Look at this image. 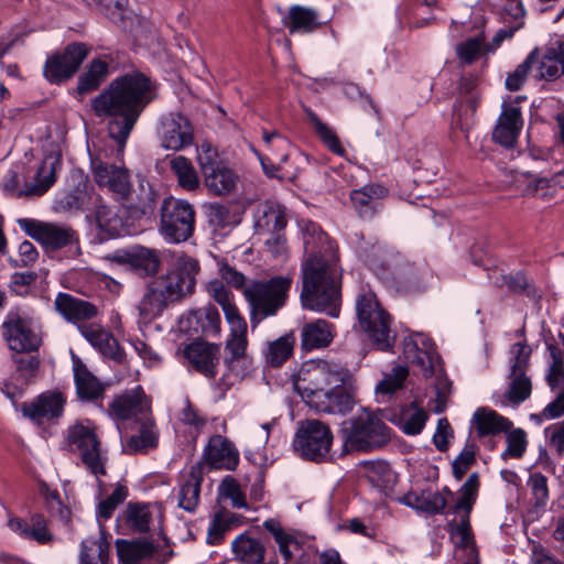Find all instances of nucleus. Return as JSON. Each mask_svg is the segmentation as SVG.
<instances>
[{
    "instance_id": "f257e3e1",
    "label": "nucleus",
    "mask_w": 564,
    "mask_h": 564,
    "mask_svg": "<svg viewBox=\"0 0 564 564\" xmlns=\"http://www.w3.org/2000/svg\"><path fill=\"white\" fill-rule=\"evenodd\" d=\"M155 84L139 69L113 78L91 98L90 108L98 118H110L109 137L122 150L141 113L154 99Z\"/></svg>"
},
{
    "instance_id": "f03ea898",
    "label": "nucleus",
    "mask_w": 564,
    "mask_h": 564,
    "mask_svg": "<svg viewBox=\"0 0 564 564\" xmlns=\"http://www.w3.org/2000/svg\"><path fill=\"white\" fill-rule=\"evenodd\" d=\"M199 263L193 258H180L172 270L156 276L147 288L139 312L144 319L160 316L171 304L181 302L195 291Z\"/></svg>"
},
{
    "instance_id": "7ed1b4c3",
    "label": "nucleus",
    "mask_w": 564,
    "mask_h": 564,
    "mask_svg": "<svg viewBox=\"0 0 564 564\" xmlns=\"http://www.w3.org/2000/svg\"><path fill=\"white\" fill-rule=\"evenodd\" d=\"M340 284L330 264L323 257H308L302 265L303 307L336 318L340 313Z\"/></svg>"
},
{
    "instance_id": "20e7f679",
    "label": "nucleus",
    "mask_w": 564,
    "mask_h": 564,
    "mask_svg": "<svg viewBox=\"0 0 564 564\" xmlns=\"http://www.w3.org/2000/svg\"><path fill=\"white\" fill-rule=\"evenodd\" d=\"M382 412H388V409L361 408L360 412L341 423L338 434L345 452L369 453L391 442L392 430L384 423L387 420Z\"/></svg>"
},
{
    "instance_id": "39448f33",
    "label": "nucleus",
    "mask_w": 564,
    "mask_h": 564,
    "mask_svg": "<svg viewBox=\"0 0 564 564\" xmlns=\"http://www.w3.org/2000/svg\"><path fill=\"white\" fill-rule=\"evenodd\" d=\"M292 283L290 275H274L269 280H252L248 283L243 296L250 308L251 328L275 316L285 306Z\"/></svg>"
},
{
    "instance_id": "423d86ee",
    "label": "nucleus",
    "mask_w": 564,
    "mask_h": 564,
    "mask_svg": "<svg viewBox=\"0 0 564 564\" xmlns=\"http://www.w3.org/2000/svg\"><path fill=\"white\" fill-rule=\"evenodd\" d=\"M356 313L372 346L380 351H392L397 338L391 330L392 318L371 290L361 289L358 293Z\"/></svg>"
},
{
    "instance_id": "0eeeda50",
    "label": "nucleus",
    "mask_w": 564,
    "mask_h": 564,
    "mask_svg": "<svg viewBox=\"0 0 564 564\" xmlns=\"http://www.w3.org/2000/svg\"><path fill=\"white\" fill-rule=\"evenodd\" d=\"M333 442L329 425L317 419H306L296 424L292 448L303 460L322 464L332 460Z\"/></svg>"
},
{
    "instance_id": "6e6552de",
    "label": "nucleus",
    "mask_w": 564,
    "mask_h": 564,
    "mask_svg": "<svg viewBox=\"0 0 564 564\" xmlns=\"http://www.w3.org/2000/svg\"><path fill=\"white\" fill-rule=\"evenodd\" d=\"M159 216L158 229L167 243H182L193 237L196 212L188 200L172 195L164 197Z\"/></svg>"
},
{
    "instance_id": "1a4fd4ad",
    "label": "nucleus",
    "mask_w": 564,
    "mask_h": 564,
    "mask_svg": "<svg viewBox=\"0 0 564 564\" xmlns=\"http://www.w3.org/2000/svg\"><path fill=\"white\" fill-rule=\"evenodd\" d=\"M66 440L73 451L78 452L85 468L96 476L97 484L101 486V476L107 475V451L101 448V442L96 433V426L87 421V424L78 422L67 429Z\"/></svg>"
},
{
    "instance_id": "9d476101",
    "label": "nucleus",
    "mask_w": 564,
    "mask_h": 564,
    "mask_svg": "<svg viewBox=\"0 0 564 564\" xmlns=\"http://www.w3.org/2000/svg\"><path fill=\"white\" fill-rule=\"evenodd\" d=\"M18 225L29 237L41 243L46 252L66 249L72 258L82 253L78 232L69 226L32 218H20Z\"/></svg>"
},
{
    "instance_id": "9b49d317",
    "label": "nucleus",
    "mask_w": 564,
    "mask_h": 564,
    "mask_svg": "<svg viewBox=\"0 0 564 564\" xmlns=\"http://www.w3.org/2000/svg\"><path fill=\"white\" fill-rule=\"evenodd\" d=\"M345 368L339 364L326 360L305 361L297 372L292 376L293 388L303 401L310 405L318 397V393H322L329 384L335 383V378L340 376Z\"/></svg>"
},
{
    "instance_id": "f8f14e48",
    "label": "nucleus",
    "mask_w": 564,
    "mask_h": 564,
    "mask_svg": "<svg viewBox=\"0 0 564 564\" xmlns=\"http://www.w3.org/2000/svg\"><path fill=\"white\" fill-rule=\"evenodd\" d=\"M371 269L386 288L399 294L414 295L426 290L421 270L408 261L372 262Z\"/></svg>"
},
{
    "instance_id": "ddd939ff",
    "label": "nucleus",
    "mask_w": 564,
    "mask_h": 564,
    "mask_svg": "<svg viewBox=\"0 0 564 564\" xmlns=\"http://www.w3.org/2000/svg\"><path fill=\"white\" fill-rule=\"evenodd\" d=\"M335 383L329 384L308 405L319 413L346 415L356 404L355 380L348 368L335 378Z\"/></svg>"
},
{
    "instance_id": "4468645a",
    "label": "nucleus",
    "mask_w": 564,
    "mask_h": 564,
    "mask_svg": "<svg viewBox=\"0 0 564 564\" xmlns=\"http://www.w3.org/2000/svg\"><path fill=\"white\" fill-rule=\"evenodd\" d=\"M90 47L83 42H72L62 52L46 58L43 75L51 84H62L70 79L87 58Z\"/></svg>"
},
{
    "instance_id": "2eb2a0df",
    "label": "nucleus",
    "mask_w": 564,
    "mask_h": 564,
    "mask_svg": "<svg viewBox=\"0 0 564 564\" xmlns=\"http://www.w3.org/2000/svg\"><path fill=\"white\" fill-rule=\"evenodd\" d=\"M33 318L19 308L11 310L2 324L3 336L11 350L31 352L40 347V339L33 330Z\"/></svg>"
},
{
    "instance_id": "dca6fc26",
    "label": "nucleus",
    "mask_w": 564,
    "mask_h": 564,
    "mask_svg": "<svg viewBox=\"0 0 564 564\" xmlns=\"http://www.w3.org/2000/svg\"><path fill=\"white\" fill-rule=\"evenodd\" d=\"M263 528L272 535L279 546V552L284 558L283 564H316L319 552L310 545L303 549L299 540L284 531L281 522L274 518L267 519Z\"/></svg>"
},
{
    "instance_id": "f3484780",
    "label": "nucleus",
    "mask_w": 564,
    "mask_h": 564,
    "mask_svg": "<svg viewBox=\"0 0 564 564\" xmlns=\"http://www.w3.org/2000/svg\"><path fill=\"white\" fill-rule=\"evenodd\" d=\"M403 356L426 379L434 376L435 361L441 360L432 338L422 333H412L403 339Z\"/></svg>"
},
{
    "instance_id": "a211bd4d",
    "label": "nucleus",
    "mask_w": 564,
    "mask_h": 564,
    "mask_svg": "<svg viewBox=\"0 0 564 564\" xmlns=\"http://www.w3.org/2000/svg\"><path fill=\"white\" fill-rule=\"evenodd\" d=\"M163 198L148 180L141 178L122 205L133 220H151L155 218L156 210L159 212L158 207H161Z\"/></svg>"
},
{
    "instance_id": "6ab92c4d",
    "label": "nucleus",
    "mask_w": 564,
    "mask_h": 564,
    "mask_svg": "<svg viewBox=\"0 0 564 564\" xmlns=\"http://www.w3.org/2000/svg\"><path fill=\"white\" fill-rule=\"evenodd\" d=\"M160 141L165 150L181 151L194 142V127L181 112H170L160 121Z\"/></svg>"
},
{
    "instance_id": "aec40b11",
    "label": "nucleus",
    "mask_w": 564,
    "mask_h": 564,
    "mask_svg": "<svg viewBox=\"0 0 564 564\" xmlns=\"http://www.w3.org/2000/svg\"><path fill=\"white\" fill-rule=\"evenodd\" d=\"M90 167L95 182L100 187H107L123 204L131 189L130 172L127 167L108 164L99 159H91Z\"/></svg>"
},
{
    "instance_id": "412c9836",
    "label": "nucleus",
    "mask_w": 564,
    "mask_h": 564,
    "mask_svg": "<svg viewBox=\"0 0 564 564\" xmlns=\"http://www.w3.org/2000/svg\"><path fill=\"white\" fill-rule=\"evenodd\" d=\"M72 188L56 198V209L63 212L89 210L101 202V196L95 192L87 175L75 172L72 174Z\"/></svg>"
},
{
    "instance_id": "4be33fe9",
    "label": "nucleus",
    "mask_w": 564,
    "mask_h": 564,
    "mask_svg": "<svg viewBox=\"0 0 564 564\" xmlns=\"http://www.w3.org/2000/svg\"><path fill=\"white\" fill-rule=\"evenodd\" d=\"M107 413L116 421H128L130 419L138 421L139 417H144L152 413L151 402L141 386H138L116 395L109 403Z\"/></svg>"
},
{
    "instance_id": "5701e85b",
    "label": "nucleus",
    "mask_w": 564,
    "mask_h": 564,
    "mask_svg": "<svg viewBox=\"0 0 564 564\" xmlns=\"http://www.w3.org/2000/svg\"><path fill=\"white\" fill-rule=\"evenodd\" d=\"M107 259L117 264L128 265L140 276L154 275L160 267V259L155 250L140 245L117 249L108 254Z\"/></svg>"
},
{
    "instance_id": "b1692460",
    "label": "nucleus",
    "mask_w": 564,
    "mask_h": 564,
    "mask_svg": "<svg viewBox=\"0 0 564 564\" xmlns=\"http://www.w3.org/2000/svg\"><path fill=\"white\" fill-rule=\"evenodd\" d=\"M220 314L216 306L207 305L191 311L186 317L181 318L180 328L194 340L203 337H215L220 333Z\"/></svg>"
},
{
    "instance_id": "393cba45",
    "label": "nucleus",
    "mask_w": 564,
    "mask_h": 564,
    "mask_svg": "<svg viewBox=\"0 0 564 564\" xmlns=\"http://www.w3.org/2000/svg\"><path fill=\"white\" fill-rule=\"evenodd\" d=\"M189 366L207 379H215L220 360V345L205 340H193L183 349Z\"/></svg>"
},
{
    "instance_id": "a878e982",
    "label": "nucleus",
    "mask_w": 564,
    "mask_h": 564,
    "mask_svg": "<svg viewBox=\"0 0 564 564\" xmlns=\"http://www.w3.org/2000/svg\"><path fill=\"white\" fill-rule=\"evenodd\" d=\"M203 460L209 469L235 470L239 465V452L235 444L227 437L212 435L204 447Z\"/></svg>"
},
{
    "instance_id": "bb28decb",
    "label": "nucleus",
    "mask_w": 564,
    "mask_h": 564,
    "mask_svg": "<svg viewBox=\"0 0 564 564\" xmlns=\"http://www.w3.org/2000/svg\"><path fill=\"white\" fill-rule=\"evenodd\" d=\"M471 511L473 509H455V507L451 506L446 513L454 514L455 518L447 522L446 531L452 539L458 538L454 542L456 549L464 550L466 557L477 560L479 553L470 523Z\"/></svg>"
},
{
    "instance_id": "cd10ccee",
    "label": "nucleus",
    "mask_w": 564,
    "mask_h": 564,
    "mask_svg": "<svg viewBox=\"0 0 564 564\" xmlns=\"http://www.w3.org/2000/svg\"><path fill=\"white\" fill-rule=\"evenodd\" d=\"M389 194V189L378 183H369L360 188L352 189L349 194L350 203L362 220H371L383 208L382 199Z\"/></svg>"
},
{
    "instance_id": "c85d7f7f",
    "label": "nucleus",
    "mask_w": 564,
    "mask_h": 564,
    "mask_svg": "<svg viewBox=\"0 0 564 564\" xmlns=\"http://www.w3.org/2000/svg\"><path fill=\"white\" fill-rule=\"evenodd\" d=\"M523 127L521 108L514 104L503 102L501 112L492 131V140L511 149L517 143Z\"/></svg>"
},
{
    "instance_id": "c756f323",
    "label": "nucleus",
    "mask_w": 564,
    "mask_h": 564,
    "mask_svg": "<svg viewBox=\"0 0 564 564\" xmlns=\"http://www.w3.org/2000/svg\"><path fill=\"white\" fill-rule=\"evenodd\" d=\"M65 399L59 391H46L37 395L32 402H23L20 406L24 417L41 423L43 420H54L62 416Z\"/></svg>"
},
{
    "instance_id": "7c9ffc66",
    "label": "nucleus",
    "mask_w": 564,
    "mask_h": 564,
    "mask_svg": "<svg viewBox=\"0 0 564 564\" xmlns=\"http://www.w3.org/2000/svg\"><path fill=\"white\" fill-rule=\"evenodd\" d=\"M72 361L78 399L94 403L100 401L108 384L101 382L74 352H72Z\"/></svg>"
},
{
    "instance_id": "2f4dec72",
    "label": "nucleus",
    "mask_w": 564,
    "mask_h": 564,
    "mask_svg": "<svg viewBox=\"0 0 564 564\" xmlns=\"http://www.w3.org/2000/svg\"><path fill=\"white\" fill-rule=\"evenodd\" d=\"M382 414L388 422L398 426L409 436L419 435L429 420V413L416 401L397 410L388 409V412H382Z\"/></svg>"
},
{
    "instance_id": "473e14b6",
    "label": "nucleus",
    "mask_w": 564,
    "mask_h": 564,
    "mask_svg": "<svg viewBox=\"0 0 564 564\" xmlns=\"http://www.w3.org/2000/svg\"><path fill=\"white\" fill-rule=\"evenodd\" d=\"M78 329L82 336L104 357L117 364L123 362L126 352L110 332L94 325H80Z\"/></svg>"
},
{
    "instance_id": "72a5a7b5",
    "label": "nucleus",
    "mask_w": 564,
    "mask_h": 564,
    "mask_svg": "<svg viewBox=\"0 0 564 564\" xmlns=\"http://www.w3.org/2000/svg\"><path fill=\"white\" fill-rule=\"evenodd\" d=\"M54 307L69 323L89 321L98 315L95 304L64 292L56 295Z\"/></svg>"
},
{
    "instance_id": "f704fd0d",
    "label": "nucleus",
    "mask_w": 564,
    "mask_h": 564,
    "mask_svg": "<svg viewBox=\"0 0 564 564\" xmlns=\"http://www.w3.org/2000/svg\"><path fill=\"white\" fill-rule=\"evenodd\" d=\"M520 346L518 355L513 359V364L511 366V382L509 384V389L506 392V398L512 404H520L524 402L532 392V384L530 378L525 375V369L528 367V357H521V354L524 349V345L517 344Z\"/></svg>"
},
{
    "instance_id": "c9c22d12",
    "label": "nucleus",
    "mask_w": 564,
    "mask_h": 564,
    "mask_svg": "<svg viewBox=\"0 0 564 564\" xmlns=\"http://www.w3.org/2000/svg\"><path fill=\"white\" fill-rule=\"evenodd\" d=\"M8 528L22 539L32 540L41 545L53 541V534L47 530L46 520L43 514L34 513L26 520L12 517L8 520Z\"/></svg>"
},
{
    "instance_id": "e433bc0d",
    "label": "nucleus",
    "mask_w": 564,
    "mask_h": 564,
    "mask_svg": "<svg viewBox=\"0 0 564 564\" xmlns=\"http://www.w3.org/2000/svg\"><path fill=\"white\" fill-rule=\"evenodd\" d=\"M399 502L427 516L443 514L447 505L441 492L431 489L411 490L399 498Z\"/></svg>"
},
{
    "instance_id": "4c0bfd02",
    "label": "nucleus",
    "mask_w": 564,
    "mask_h": 564,
    "mask_svg": "<svg viewBox=\"0 0 564 564\" xmlns=\"http://www.w3.org/2000/svg\"><path fill=\"white\" fill-rule=\"evenodd\" d=\"M264 543L252 536L249 530L240 533L231 542L234 558L240 564H267Z\"/></svg>"
},
{
    "instance_id": "58836bf2",
    "label": "nucleus",
    "mask_w": 564,
    "mask_h": 564,
    "mask_svg": "<svg viewBox=\"0 0 564 564\" xmlns=\"http://www.w3.org/2000/svg\"><path fill=\"white\" fill-rule=\"evenodd\" d=\"M140 422L138 434L129 436L123 445V451L128 455L147 453L159 445V430L152 417V413L144 417H139Z\"/></svg>"
},
{
    "instance_id": "ea45409f",
    "label": "nucleus",
    "mask_w": 564,
    "mask_h": 564,
    "mask_svg": "<svg viewBox=\"0 0 564 564\" xmlns=\"http://www.w3.org/2000/svg\"><path fill=\"white\" fill-rule=\"evenodd\" d=\"M286 225V209L283 205L267 200L258 206L254 228L259 235L284 231Z\"/></svg>"
},
{
    "instance_id": "a19ab883",
    "label": "nucleus",
    "mask_w": 564,
    "mask_h": 564,
    "mask_svg": "<svg viewBox=\"0 0 564 564\" xmlns=\"http://www.w3.org/2000/svg\"><path fill=\"white\" fill-rule=\"evenodd\" d=\"M334 335V325L325 319L306 323L301 329V349L312 351L326 348L333 341Z\"/></svg>"
},
{
    "instance_id": "79ce46f5",
    "label": "nucleus",
    "mask_w": 564,
    "mask_h": 564,
    "mask_svg": "<svg viewBox=\"0 0 564 564\" xmlns=\"http://www.w3.org/2000/svg\"><path fill=\"white\" fill-rule=\"evenodd\" d=\"M95 220L100 241L120 237L127 230L122 217L115 207L102 204V200L94 205Z\"/></svg>"
},
{
    "instance_id": "37998d69",
    "label": "nucleus",
    "mask_w": 564,
    "mask_h": 564,
    "mask_svg": "<svg viewBox=\"0 0 564 564\" xmlns=\"http://www.w3.org/2000/svg\"><path fill=\"white\" fill-rule=\"evenodd\" d=\"M110 75V65L101 58L91 59L78 76L76 95L85 96L99 89Z\"/></svg>"
},
{
    "instance_id": "c03bdc74",
    "label": "nucleus",
    "mask_w": 564,
    "mask_h": 564,
    "mask_svg": "<svg viewBox=\"0 0 564 564\" xmlns=\"http://www.w3.org/2000/svg\"><path fill=\"white\" fill-rule=\"evenodd\" d=\"M204 480V464L197 462L188 473L187 479L181 486L178 494V507L187 512H195L200 498V488Z\"/></svg>"
},
{
    "instance_id": "a18cd8bd",
    "label": "nucleus",
    "mask_w": 564,
    "mask_h": 564,
    "mask_svg": "<svg viewBox=\"0 0 564 564\" xmlns=\"http://www.w3.org/2000/svg\"><path fill=\"white\" fill-rule=\"evenodd\" d=\"M479 437L507 433L512 422L489 408H478L471 420Z\"/></svg>"
},
{
    "instance_id": "49530a36",
    "label": "nucleus",
    "mask_w": 564,
    "mask_h": 564,
    "mask_svg": "<svg viewBox=\"0 0 564 564\" xmlns=\"http://www.w3.org/2000/svg\"><path fill=\"white\" fill-rule=\"evenodd\" d=\"M152 514L147 503L128 502L126 509L117 518L118 525H124L131 533H147L150 531Z\"/></svg>"
},
{
    "instance_id": "de8ad7c7",
    "label": "nucleus",
    "mask_w": 564,
    "mask_h": 564,
    "mask_svg": "<svg viewBox=\"0 0 564 564\" xmlns=\"http://www.w3.org/2000/svg\"><path fill=\"white\" fill-rule=\"evenodd\" d=\"M295 343L293 330L274 340L267 341L262 349L265 364L272 368L281 367L292 357Z\"/></svg>"
},
{
    "instance_id": "09e8293b",
    "label": "nucleus",
    "mask_w": 564,
    "mask_h": 564,
    "mask_svg": "<svg viewBox=\"0 0 564 564\" xmlns=\"http://www.w3.org/2000/svg\"><path fill=\"white\" fill-rule=\"evenodd\" d=\"M116 546L119 562L123 564H139L142 560L151 557L155 552L153 542L145 539L133 541L118 539Z\"/></svg>"
},
{
    "instance_id": "8fccbe9b",
    "label": "nucleus",
    "mask_w": 564,
    "mask_h": 564,
    "mask_svg": "<svg viewBox=\"0 0 564 564\" xmlns=\"http://www.w3.org/2000/svg\"><path fill=\"white\" fill-rule=\"evenodd\" d=\"M283 22L290 33H310L322 25L318 22V12L316 10L300 4H294L290 8L289 15L283 19Z\"/></svg>"
},
{
    "instance_id": "3c124183",
    "label": "nucleus",
    "mask_w": 564,
    "mask_h": 564,
    "mask_svg": "<svg viewBox=\"0 0 564 564\" xmlns=\"http://www.w3.org/2000/svg\"><path fill=\"white\" fill-rule=\"evenodd\" d=\"M110 543L106 535L88 538L80 542L78 564H108Z\"/></svg>"
},
{
    "instance_id": "603ef678",
    "label": "nucleus",
    "mask_w": 564,
    "mask_h": 564,
    "mask_svg": "<svg viewBox=\"0 0 564 564\" xmlns=\"http://www.w3.org/2000/svg\"><path fill=\"white\" fill-rule=\"evenodd\" d=\"M238 175L226 164L204 175L205 186L214 195H225L234 191Z\"/></svg>"
},
{
    "instance_id": "864d4df0",
    "label": "nucleus",
    "mask_w": 564,
    "mask_h": 564,
    "mask_svg": "<svg viewBox=\"0 0 564 564\" xmlns=\"http://www.w3.org/2000/svg\"><path fill=\"white\" fill-rule=\"evenodd\" d=\"M59 164L61 160L58 156L52 154L45 156L36 171V183L26 191V194L43 195L55 183V171Z\"/></svg>"
},
{
    "instance_id": "5fc2aeb1",
    "label": "nucleus",
    "mask_w": 564,
    "mask_h": 564,
    "mask_svg": "<svg viewBox=\"0 0 564 564\" xmlns=\"http://www.w3.org/2000/svg\"><path fill=\"white\" fill-rule=\"evenodd\" d=\"M502 285H505L511 293L517 295H524L531 300L540 299V293L532 280L522 270L501 274Z\"/></svg>"
},
{
    "instance_id": "6e6d98bb",
    "label": "nucleus",
    "mask_w": 564,
    "mask_h": 564,
    "mask_svg": "<svg viewBox=\"0 0 564 564\" xmlns=\"http://www.w3.org/2000/svg\"><path fill=\"white\" fill-rule=\"evenodd\" d=\"M310 122L313 126L315 134L319 138L323 144L334 154L345 156L346 151L343 148L335 131L323 122L319 117L310 110L307 112Z\"/></svg>"
},
{
    "instance_id": "4d7b16f0",
    "label": "nucleus",
    "mask_w": 564,
    "mask_h": 564,
    "mask_svg": "<svg viewBox=\"0 0 564 564\" xmlns=\"http://www.w3.org/2000/svg\"><path fill=\"white\" fill-rule=\"evenodd\" d=\"M170 166L182 188L194 191L198 187L199 180L191 160L184 155H178L172 159Z\"/></svg>"
},
{
    "instance_id": "13d9d810",
    "label": "nucleus",
    "mask_w": 564,
    "mask_h": 564,
    "mask_svg": "<svg viewBox=\"0 0 564 564\" xmlns=\"http://www.w3.org/2000/svg\"><path fill=\"white\" fill-rule=\"evenodd\" d=\"M539 51L534 48L531 51L525 59L517 66V68L509 73L506 78V88L510 91H518L522 88L532 66L538 62Z\"/></svg>"
},
{
    "instance_id": "bf43d9fd",
    "label": "nucleus",
    "mask_w": 564,
    "mask_h": 564,
    "mask_svg": "<svg viewBox=\"0 0 564 564\" xmlns=\"http://www.w3.org/2000/svg\"><path fill=\"white\" fill-rule=\"evenodd\" d=\"M480 487L478 473H473L458 490V498L452 505L455 509H474Z\"/></svg>"
},
{
    "instance_id": "052dcab7",
    "label": "nucleus",
    "mask_w": 564,
    "mask_h": 564,
    "mask_svg": "<svg viewBox=\"0 0 564 564\" xmlns=\"http://www.w3.org/2000/svg\"><path fill=\"white\" fill-rule=\"evenodd\" d=\"M247 347V335H229L225 345V349L229 355L224 359V364L229 371L235 370L236 362H240L246 359Z\"/></svg>"
},
{
    "instance_id": "680f3d73",
    "label": "nucleus",
    "mask_w": 564,
    "mask_h": 564,
    "mask_svg": "<svg viewBox=\"0 0 564 564\" xmlns=\"http://www.w3.org/2000/svg\"><path fill=\"white\" fill-rule=\"evenodd\" d=\"M41 496L44 499L45 507L52 516L58 517V519L65 523L70 520V510L63 505L61 496L57 490H52L44 484L40 488Z\"/></svg>"
},
{
    "instance_id": "e2e57ef3",
    "label": "nucleus",
    "mask_w": 564,
    "mask_h": 564,
    "mask_svg": "<svg viewBox=\"0 0 564 564\" xmlns=\"http://www.w3.org/2000/svg\"><path fill=\"white\" fill-rule=\"evenodd\" d=\"M409 375V370L404 366H397L392 368L391 373H387L382 380L376 386V393L382 395H391L397 390L403 387Z\"/></svg>"
},
{
    "instance_id": "0e129e2a",
    "label": "nucleus",
    "mask_w": 564,
    "mask_h": 564,
    "mask_svg": "<svg viewBox=\"0 0 564 564\" xmlns=\"http://www.w3.org/2000/svg\"><path fill=\"white\" fill-rule=\"evenodd\" d=\"M88 7H94L102 12L112 23L124 22L126 0H83Z\"/></svg>"
},
{
    "instance_id": "69168bd1",
    "label": "nucleus",
    "mask_w": 564,
    "mask_h": 564,
    "mask_svg": "<svg viewBox=\"0 0 564 564\" xmlns=\"http://www.w3.org/2000/svg\"><path fill=\"white\" fill-rule=\"evenodd\" d=\"M14 380L21 386H28L36 377L40 368V359L36 356L18 357Z\"/></svg>"
},
{
    "instance_id": "338daca9",
    "label": "nucleus",
    "mask_w": 564,
    "mask_h": 564,
    "mask_svg": "<svg viewBox=\"0 0 564 564\" xmlns=\"http://www.w3.org/2000/svg\"><path fill=\"white\" fill-rule=\"evenodd\" d=\"M477 445L467 441L463 451L452 462V473L456 480H462L469 467L476 464Z\"/></svg>"
},
{
    "instance_id": "774afa93",
    "label": "nucleus",
    "mask_w": 564,
    "mask_h": 564,
    "mask_svg": "<svg viewBox=\"0 0 564 564\" xmlns=\"http://www.w3.org/2000/svg\"><path fill=\"white\" fill-rule=\"evenodd\" d=\"M507 448L501 453L503 460L508 458H521L527 449V435L522 429H514L507 432Z\"/></svg>"
}]
</instances>
